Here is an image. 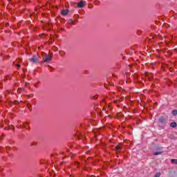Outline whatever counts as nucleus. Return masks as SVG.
<instances>
[{
	"label": "nucleus",
	"mask_w": 177,
	"mask_h": 177,
	"mask_svg": "<svg viewBox=\"0 0 177 177\" xmlns=\"http://www.w3.org/2000/svg\"><path fill=\"white\" fill-rule=\"evenodd\" d=\"M44 60L48 63V62H50V60H52V57L50 55H46Z\"/></svg>",
	"instance_id": "f257e3e1"
},
{
	"label": "nucleus",
	"mask_w": 177,
	"mask_h": 177,
	"mask_svg": "<svg viewBox=\"0 0 177 177\" xmlns=\"http://www.w3.org/2000/svg\"><path fill=\"white\" fill-rule=\"evenodd\" d=\"M85 6V2L84 1H80L77 3V8H84Z\"/></svg>",
	"instance_id": "f03ea898"
},
{
	"label": "nucleus",
	"mask_w": 177,
	"mask_h": 177,
	"mask_svg": "<svg viewBox=\"0 0 177 177\" xmlns=\"http://www.w3.org/2000/svg\"><path fill=\"white\" fill-rule=\"evenodd\" d=\"M45 28H47V30H50V28H52V24L50 23H46L44 25Z\"/></svg>",
	"instance_id": "7ed1b4c3"
},
{
	"label": "nucleus",
	"mask_w": 177,
	"mask_h": 177,
	"mask_svg": "<svg viewBox=\"0 0 177 177\" xmlns=\"http://www.w3.org/2000/svg\"><path fill=\"white\" fill-rule=\"evenodd\" d=\"M30 62L32 63H37L38 62V57L33 56L31 59H30Z\"/></svg>",
	"instance_id": "20e7f679"
},
{
	"label": "nucleus",
	"mask_w": 177,
	"mask_h": 177,
	"mask_svg": "<svg viewBox=\"0 0 177 177\" xmlns=\"http://www.w3.org/2000/svg\"><path fill=\"white\" fill-rule=\"evenodd\" d=\"M61 13L63 16H67L68 15V10H63Z\"/></svg>",
	"instance_id": "39448f33"
},
{
	"label": "nucleus",
	"mask_w": 177,
	"mask_h": 177,
	"mask_svg": "<svg viewBox=\"0 0 177 177\" xmlns=\"http://www.w3.org/2000/svg\"><path fill=\"white\" fill-rule=\"evenodd\" d=\"M59 55L62 57H64L66 55V52H64V50H62L59 51Z\"/></svg>",
	"instance_id": "423d86ee"
},
{
	"label": "nucleus",
	"mask_w": 177,
	"mask_h": 177,
	"mask_svg": "<svg viewBox=\"0 0 177 177\" xmlns=\"http://www.w3.org/2000/svg\"><path fill=\"white\" fill-rule=\"evenodd\" d=\"M170 127H171V128H176V122H173L171 123Z\"/></svg>",
	"instance_id": "0eeeda50"
},
{
	"label": "nucleus",
	"mask_w": 177,
	"mask_h": 177,
	"mask_svg": "<svg viewBox=\"0 0 177 177\" xmlns=\"http://www.w3.org/2000/svg\"><path fill=\"white\" fill-rule=\"evenodd\" d=\"M162 67H163L164 68H168V70H169V71H171V68L169 67V65H168V64H165V65L162 66Z\"/></svg>",
	"instance_id": "6e6552de"
},
{
	"label": "nucleus",
	"mask_w": 177,
	"mask_h": 177,
	"mask_svg": "<svg viewBox=\"0 0 177 177\" xmlns=\"http://www.w3.org/2000/svg\"><path fill=\"white\" fill-rule=\"evenodd\" d=\"M171 162H172V164H176L177 165V159H171Z\"/></svg>",
	"instance_id": "1a4fd4ad"
},
{
	"label": "nucleus",
	"mask_w": 177,
	"mask_h": 177,
	"mask_svg": "<svg viewBox=\"0 0 177 177\" xmlns=\"http://www.w3.org/2000/svg\"><path fill=\"white\" fill-rule=\"evenodd\" d=\"M153 154L154 156H160V154H162V151L154 152Z\"/></svg>",
	"instance_id": "9d476101"
},
{
	"label": "nucleus",
	"mask_w": 177,
	"mask_h": 177,
	"mask_svg": "<svg viewBox=\"0 0 177 177\" xmlns=\"http://www.w3.org/2000/svg\"><path fill=\"white\" fill-rule=\"evenodd\" d=\"M52 49H53V50L54 52H57V50H59V49H58L57 47H56V46H53V47L52 48Z\"/></svg>",
	"instance_id": "9b49d317"
},
{
	"label": "nucleus",
	"mask_w": 177,
	"mask_h": 177,
	"mask_svg": "<svg viewBox=\"0 0 177 177\" xmlns=\"http://www.w3.org/2000/svg\"><path fill=\"white\" fill-rule=\"evenodd\" d=\"M26 88H19L17 91V93L20 94V91H24Z\"/></svg>",
	"instance_id": "f8f14e48"
},
{
	"label": "nucleus",
	"mask_w": 177,
	"mask_h": 177,
	"mask_svg": "<svg viewBox=\"0 0 177 177\" xmlns=\"http://www.w3.org/2000/svg\"><path fill=\"white\" fill-rule=\"evenodd\" d=\"M97 97H99V95H93V96L91 97V99H94V100L97 99Z\"/></svg>",
	"instance_id": "ddd939ff"
},
{
	"label": "nucleus",
	"mask_w": 177,
	"mask_h": 177,
	"mask_svg": "<svg viewBox=\"0 0 177 177\" xmlns=\"http://www.w3.org/2000/svg\"><path fill=\"white\" fill-rule=\"evenodd\" d=\"M4 129L6 131H9V129H12V126H8V127H5Z\"/></svg>",
	"instance_id": "4468645a"
},
{
	"label": "nucleus",
	"mask_w": 177,
	"mask_h": 177,
	"mask_svg": "<svg viewBox=\"0 0 177 177\" xmlns=\"http://www.w3.org/2000/svg\"><path fill=\"white\" fill-rule=\"evenodd\" d=\"M70 24H72L73 26H75V24H74V21L73 19L69 20Z\"/></svg>",
	"instance_id": "2eb2a0df"
},
{
	"label": "nucleus",
	"mask_w": 177,
	"mask_h": 177,
	"mask_svg": "<svg viewBox=\"0 0 177 177\" xmlns=\"http://www.w3.org/2000/svg\"><path fill=\"white\" fill-rule=\"evenodd\" d=\"M161 176V173H156L154 176V177H160Z\"/></svg>",
	"instance_id": "dca6fc26"
},
{
	"label": "nucleus",
	"mask_w": 177,
	"mask_h": 177,
	"mask_svg": "<svg viewBox=\"0 0 177 177\" xmlns=\"http://www.w3.org/2000/svg\"><path fill=\"white\" fill-rule=\"evenodd\" d=\"M174 115H177V110H174L171 113Z\"/></svg>",
	"instance_id": "f3484780"
},
{
	"label": "nucleus",
	"mask_w": 177,
	"mask_h": 177,
	"mask_svg": "<svg viewBox=\"0 0 177 177\" xmlns=\"http://www.w3.org/2000/svg\"><path fill=\"white\" fill-rule=\"evenodd\" d=\"M74 165H76V167L78 168L80 167V163L78 162H75Z\"/></svg>",
	"instance_id": "a211bd4d"
},
{
	"label": "nucleus",
	"mask_w": 177,
	"mask_h": 177,
	"mask_svg": "<svg viewBox=\"0 0 177 177\" xmlns=\"http://www.w3.org/2000/svg\"><path fill=\"white\" fill-rule=\"evenodd\" d=\"M115 149L118 150H118H121V146L117 145Z\"/></svg>",
	"instance_id": "6ab92c4d"
},
{
	"label": "nucleus",
	"mask_w": 177,
	"mask_h": 177,
	"mask_svg": "<svg viewBox=\"0 0 177 177\" xmlns=\"http://www.w3.org/2000/svg\"><path fill=\"white\" fill-rule=\"evenodd\" d=\"M15 62H13V64H15V67H18V68H20V64H16Z\"/></svg>",
	"instance_id": "aec40b11"
},
{
	"label": "nucleus",
	"mask_w": 177,
	"mask_h": 177,
	"mask_svg": "<svg viewBox=\"0 0 177 177\" xmlns=\"http://www.w3.org/2000/svg\"><path fill=\"white\" fill-rule=\"evenodd\" d=\"M7 80H10V76H6L4 79V81H7Z\"/></svg>",
	"instance_id": "412c9836"
},
{
	"label": "nucleus",
	"mask_w": 177,
	"mask_h": 177,
	"mask_svg": "<svg viewBox=\"0 0 177 177\" xmlns=\"http://www.w3.org/2000/svg\"><path fill=\"white\" fill-rule=\"evenodd\" d=\"M21 59H17L15 62V63H21Z\"/></svg>",
	"instance_id": "4be33fe9"
},
{
	"label": "nucleus",
	"mask_w": 177,
	"mask_h": 177,
	"mask_svg": "<svg viewBox=\"0 0 177 177\" xmlns=\"http://www.w3.org/2000/svg\"><path fill=\"white\" fill-rule=\"evenodd\" d=\"M113 103L117 104L120 103V101L118 100H115L113 101Z\"/></svg>",
	"instance_id": "5701e85b"
},
{
	"label": "nucleus",
	"mask_w": 177,
	"mask_h": 177,
	"mask_svg": "<svg viewBox=\"0 0 177 177\" xmlns=\"http://www.w3.org/2000/svg\"><path fill=\"white\" fill-rule=\"evenodd\" d=\"M50 41L52 42V41H53V36L52 35H50Z\"/></svg>",
	"instance_id": "b1692460"
},
{
	"label": "nucleus",
	"mask_w": 177,
	"mask_h": 177,
	"mask_svg": "<svg viewBox=\"0 0 177 177\" xmlns=\"http://www.w3.org/2000/svg\"><path fill=\"white\" fill-rule=\"evenodd\" d=\"M119 100V103H120V102H123L124 101V97H121L120 100Z\"/></svg>",
	"instance_id": "393cba45"
},
{
	"label": "nucleus",
	"mask_w": 177,
	"mask_h": 177,
	"mask_svg": "<svg viewBox=\"0 0 177 177\" xmlns=\"http://www.w3.org/2000/svg\"><path fill=\"white\" fill-rule=\"evenodd\" d=\"M94 3H95V4L99 3V1H97V0L95 1H94Z\"/></svg>",
	"instance_id": "a878e982"
},
{
	"label": "nucleus",
	"mask_w": 177,
	"mask_h": 177,
	"mask_svg": "<svg viewBox=\"0 0 177 177\" xmlns=\"http://www.w3.org/2000/svg\"><path fill=\"white\" fill-rule=\"evenodd\" d=\"M27 85H28V83L26 82V83L25 84V86H27Z\"/></svg>",
	"instance_id": "bb28decb"
},
{
	"label": "nucleus",
	"mask_w": 177,
	"mask_h": 177,
	"mask_svg": "<svg viewBox=\"0 0 177 177\" xmlns=\"http://www.w3.org/2000/svg\"><path fill=\"white\" fill-rule=\"evenodd\" d=\"M17 103H19V102H17V101H15V104H17Z\"/></svg>",
	"instance_id": "cd10ccee"
},
{
	"label": "nucleus",
	"mask_w": 177,
	"mask_h": 177,
	"mask_svg": "<svg viewBox=\"0 0 177 177\" xmlns=\"http://www.w3.org/2000/svg\"><path fill=\"white\" fill-rule=\"evenodd\" d=\"M1 128H3V126L2 124H0Z\"/></svg>",
	"instance_id": "c85d7f7f"
},
{
	"label": "nucleus",
	"mask_w": 177,
	"mask_h": 177,
	"mask_svg": "<svg viewBox=\"0 0 177 177\" xmlns=\"http://www.w3.org/2000/svg\"><path fill=\"white\" fill-rule=\"evenodd\" d=\"M102 110H104V111L106 110V107H104V108L102 109Z\"/></svg>",
	"instance_id": "c756f323"
},
{
	"label": "nucleus",
	"mask_w": 177,
	"mask_h": 177,
	"mask_svg": "<svg viewBox=\"0 0 177 177\" xmlns=\"http://www.w3.org/2000/svg\"><path fill=\"white\" fill-rule=\"evenodd\" d=\"M17 128H23V126H20L19 127H17Z\"/></svg>",
	"instance_id": "7c9ffc66"
},
{
	"label": "nucleus",
	"mask_w": 177,
	"mask_h": 177,
	"mask_svg": "<svg viewBox=\"0 0 177 177\" xmlns=\"http://www.w3.org/2000/svg\"><path fill=\"white\" fill-rule=\"evenodd\" d=\"M6 149H10V147H7Z\"/></svg>",
	"instance_id": "2f4dec72"
},
{
	"label": "nucleus",
	"mask_w": 177,
	"mask_h": 177,
	"mask_svg": "<svg viewBox=\"0 0 177 177\" xmlns=\"http://www.w3.org/2000/svg\"><path fill=\"white\" fill-rule=\"evenodd\" d=\"M6 26H9V24H6Z\"/></svg>",
	"instance_id": "473e14b6"
},
{
	"label": "nucleus",
	"mask_w": 177,
	"mask_h": 177,
	"mask_svg": "<svg viewBox=\"0 0 177 177\" xmlns=\"http://www.w3.org/2000/svg\"><path fill=\"white\" fill-rule=\"evenodd\" d=\"M4 122L6 124V120H5Z\"/></svg>",
	"instance_id": "72a5a7b5"
},
{
	"label": "nucleus",
	"mask_w": 177,
	"mask_h": 177,
	"mask_svg": "<svg viewBox=\"0 0 177 177\" xmlns=\"http://www.w3.org/2000/svg\"><path fill=\"white\" fill-rule=\"evenodd\" d=\"M12 131H15V128L12 129Z\"/></svg>",
	"instance_id": "f704fd0d"
}]
</instances>
